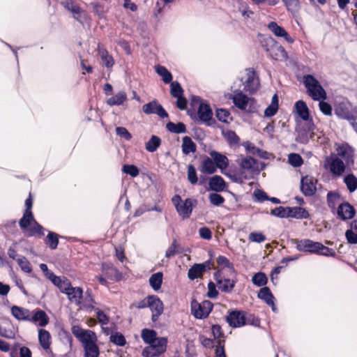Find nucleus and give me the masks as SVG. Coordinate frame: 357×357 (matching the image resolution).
<instances>
[{
  "label": "nucleus",
  "mask_w": 357,
  "mask_h": 357,
  "mask_svg": "<svg viewBox=\"0 0 357 357\" xmlns=\"http://www.w3.org/2000/svg\"><path fill=\"white\" fill-rule=\"evenodd\" d=\"M204 273V267H202L199 264H195L188 270V277L190 280H193L202 277Z\"/></svg>",
  "instance_id": "c9c22d12"
},
{
  "label": "nucleus",
  "mask_w": 357,
  "mask_h": 357,
  "mask_svg": "<svg viewBox=\"0 0 357 357\" xmlns=\"http://www.w3.org/2000/svg\"><path fill=\"white\" fill-rule=\"evenodd\" d=\"M336 156L342 158L347 165H352L354 162V149L347 143L335 144Z\"/></svg>",
  "instance_id": "9d476101"
},
{
  "label": "nucleus",
  "mask_w": 357,
  "mask_h": 357,
  "mask_svg": "<svg viewBox=\"0 0 357 357\" xmlns=\"http://www.w3.org/2000/svg\"><path fill=\"white\" fill-rule=\"evenodd\" d=\"M192 202V199L188 198L185 199V201L177 208L176 211L178 215L181 216L183 219L188 218L191 215L193 208Z\"/></svg>",
  "instance_id": "a878e982"
},
{
  "label": "nucleus",
  "mask_w": 357,
  "mask_h": 357,
  "mask_svg": "<svg viewBox=\"0 0 357 357\" xmlns=\"http://www.w3.org/2000/svg\"><path fill=\"white\" fill-rule=\"evenodd\" d=\"M18 328L15 326L11 319L8 317H3L0 319V336L6 339H15Z\"/></svg>",
  "instance_id": "1a4fd4ad"
},
{
  "label": "nucleus",
  "mask_w": 357,
  "mask_h": 357,
  "mask_svg": "<svg viewBox=\"0 0 357 357\" xmlns=\"http://www.w3.org/2000/svg\"><path fill=\"white\" fill-rule=\"evenodd\" d=\"M71 331L73 335L82 342L84 357H98L100 351L96 344L97 336L93 331L82 329L79 326H73Z\"/></svg>",
  "instance_id": "f03ea898"
},
{
  "label": "nucleus",
  "mask_w": 357,
  "mask_h": 357,
  "mask_svg": "<svg viewBox=\"0 0 357 357\" xmlns=\"http://www.w3.org/2000/svg\"><path fill=\"white\" fill-rule=\"evenodd\" d=\"M246 324L259 327L260 326V319L253 314L246 313Z\"/></svg>",
  "instance_id": "69168bd1"
},
{
  "label": "nucleus",
  "mask_w": 357,
  "mask_h": 357,
  "mask_svg": "<svg viewBox=\"0 0 357 357\" xmlns=\"http://www.w3.org/2000/svg\"><path fill=\"white\" fill-rule=\"evenodd\" d=\"M109 341L119 347H123L126 344V340L124 335L118 332H116L110 335Z\"/></svg>",
  "instance_id": "8fccbe9b"
},
{
  "label": "nucleus",
  "mask_w": 357,
  "mask_h": 357,
  "mask_svg": "<svg viewBox=\"0 0 357 357\" xmlns=\"http://www.w3.org/2000/svg\"><path fill=\"white\" fill-rule=\"evenodd\" d=\"M35 221L32 212H24L22 218L19 221V225L22 229H25Z\"/></svg>",
  "instance_id": "c03bdc74"
},
{
  "label": "nucleus",
  "mask_w": 357,
  "mask_h": 357,
  "mask_svg": "<svg viewBox=\"0 0 357 357\" xmlns=\"http://www.w3.org/2000/svg\"><path fill=\"white\" fill-rule=\"evenodd\" d=\"M141 336L143 341L149 344L159 339V337H157V333L155 331L147 328L142 331Z\"/></svg>",
  "instance_id": "4c0bfd02"
},
{
  "label": "nucleus",
  "mask_w": 357,
  "mask_h": 357,
  "mask_svg": "<svg viewBox=\"0 0 357 357\" xmlns=\"http://www.w3.org/2000/svg\"><path fill=\"white\" fill-rule=\"evenodd\" d=\"M345 236L348 243L357 244V232L352 231V229H348L345 233Z\"/></svg>",
  "instance_id": "774afa93"
},
{
  "label": "nucleus",
  "mask_w": 357,
  "mask_h": 357,
  "mask_svg": "<svg viewBox=\"0 0 357 357\" xmlns=\"http://www.w3.org/2000/svg\"><path fill=\"white\" fill-rule=\"evenodd\" d=\"M316 255H323L326 257H335V251L330 248L324 245L319 242V246L318 247V252Z\"/></svg>",
  "instance_id": "5fc2aeb1"
},
{
  "label": "nucleus",
  "mask_w": 357,
  "mask_h": 357,
  "mask_svg": "<svg viewBox=\"0 0 357 357\" xmlns=\"http://www.w3.org/2000/svg\"><path fill=\"white\" fill-rule=\"evenodd\" d=\"M66 294L68 296V298L70 302L75 303L77 305H79L82 303L81 300L83 297L82 288L79 287H72L71 289Z\"/></svg>",
  "instance_id": "c85d7f7f"
},
{
  "label": "nucleus",
  "mask_w": 357,
  "mask_h": 357,
  "mask_svg": "<svg viewBox=\"0 0 357 357\" xmlns=\"http://www.w3.org/2000/svg\"><path fill=\"white\" fill-rule=\"evenodd\" d=\"M239 166V169L229 174V177L236 182H242L243 179L249 180L253 178L255 176L258 175L264 168V165L261 164V168L259 167L258 161L250 156L241 155L236 160Z\"/></svg>",
  "instance_id": "f257e3e1"
},
{
  "label": "nucleus",
  "mask_w": 357,
  "mask_h": 357,
  "mask_svg": "<svg viewBox=\"0 0 357 357\" xmlns=\"http://www.w3.org/2000/svg\"><path fill=\"white\" fill-rule=\"evenodd\" d=\"M50 333L47 330L43 328L38 330V340L43 349L47 350L50 349Z\"/></svg>",
  "instance_id": "473e14b6"
},
{
  "label": "nucleus",
  "mask_w": 357,
  "mask_h": 357,
  "mask_svg": "<svg viewBox=\"0 0 357 357\" xmlns=\"http://www.w3.org/2000/svg\"><path fill=\"white\" fill-rule=\"evenodd\" d=\"M72 287L71 282L67 278H63L58 288L63 294H66Z\"/></svg>",
  "instance_id": "338daca9"
},
{
  "label": "nucleus",
  "mask_w": 357,
  "mask_h": 357,
  "mask_svg": "<svg viewBox=\"0 0 357 357\" xmlns=\"http://www.w3.org/2000/svg\"><path fill=\"white\" fill-rule=\"evenodd\" d=\"M155 71L160 76L162 77V79L165 84L172 82V75L165 66L160 65L157 66L155 67Z\"/></svg>",
  "instance_id": "37998d69"
},
{
  "label": "nucleus",
  "mask_w": 357,
  "mask_h": 357,
  "mask_svg": "<svg viewBox=\"0 0 357 357\" xmlns=\"http://www.w3.org/2000/svg\"><path fill=\"white\" fill-rule=\"evenodd\" d=\"M288 207H276L271 211L270 214L280 218H289Z\"/></svg>",
  "instance_id": "603ef678"
},
{
  "label": "nucleus",
  "mask_w": 357,
  "mask_h": 357,
  "mask_svg": "<svg viewBox=\"0 0 357 357\" xmlns=\"http://www.w3.org/2000/svg\"><path fill=\"white\" fill-rule=\"evenodd\" d=\"M170 93L173 98H179L183 96V90L181 86V84L177 82H172L170 84Z\"/></svg>",
  "instance_id": "3c124183"
},
{
  "label": "nucleus",
  "mask_w": 357,
  "mask_h": 357,
  "mask_svg": "<svg viewBox=\"0 0 357 357\" xmlns=\"http://www.w3.org/2000/svg\"><path fill=\"white\" fill-rule=\"evenodd\" d=\"M99 54L107 68H112L114 63V59L112 56L109 55L107 51L104 49L99 50Z\"/></svg>",
  "instance_id": "09e8293b"
},
{
  "label": "nucleus",
  "mask_w": 357,
  "mask_h": 357,
  "mask_svg": "<svg viewBox=\"0 0 357 357\" xmlns=\"http://www.w3.org/2000/svg\"><path fill=\"white\" fill-rule=\"evenodd\" d=\"M291 242L296 245V248L299 252H310L311 254H317L318 252L319 242H315L309 238H292Z\"/></svg>",
  "instance_id": "9b49d317"
},
{
  "label": "nucleus",
  "mask_w": 357,
  "mask_h": 357,
  "mask_svg": "<svg viewBox=\"0 0 357 357\" xmlns=\"http://www.w3.org/2000/svg\"><path fill=\"white\" fill-rule=\"evenodd\" d=\"M208 185L210 188L215 192H222L226 188L225 180L218 175L210 178Z\"/></svg>",
  "instance_id": "c756f323"
},
{
  "label": "nucleus",
  "mask_w": 357,
  "mask_h": 357,
  "mask_svg": "<svg viewBox=\"0 0 357 357\" xmlns=\"http://www.w3.org/2000/svg\"><path fill=\"white\" fill-rule=\"evenodd\" d=\"M329 169L335 176H340L345 171L346 164L336 155H331L329 162Z\"/></svg>",
  "instance_id": "6ab92c4d"
},
{
  "label": "nucleus",
  "mask_w": 357,
  "mask_h": 357,
  "mask_svg": "<svg viewBox=\"0 0 357 357\" xmlns=\"http://www.w3.org/2000/svg\"><path fill=\"white\" fill-rule=\"evenodd\" d=\"M17 264L21 269L25 272L30 273L32 271V267L30 262L25 257H21L17 259Z\"/></svg>",
  "instance_id": "6e6d98bb"
},
{
  "label": "nucleus",
  "mask_w": 357,
  "mask_h": 357,
  "mask_svg": "<svg viewBox=\"0 0 357 357\" xmlns=\"http://www.w3.org/2000/svg\"><path fill=\"white\" fill-rule=\"evenodd\" d=\"M166 128L168 131L176 134L185 133L186 132V126L182 122L174 123L170 121L166 124Z\"/></svg>",
  "instance_id": "a19ab883"
},
{
  "label": "nucleus",
  "mask_w": 357,
  "mask_h": 357,
  "mask_svg": "<svg viewBox=\"0 0 357 357\" xmlns=\"http://www.w3.org/2000/svg\"><path fill=\"white\" fill-rule=\"evenodd\" d=\"M162 277L163 275L161 272H158L151 275L149 278V284L153 290L158 291L160 289L162 283Z\"/></svg>",
  "instance_id": "58836bf2"
},
{
  "label": "nucleus",
  "mask_w": 357,
  "mask_h": 357,
  "mask_svg": "<svg viewBox=\"0 0 357 357\" xmlns=\"http://www.w3.org/2000/svg\"><path fill=\"white\" fill-rule=\"evenodd\" d=\"M268 28L276 36L282 37L284 38L286 41L290 43H292L294 42V40L289 36V33L286 31V30L283 27L279 26L276 22H271L268 24Z\"/></svg>",
  "instance_id": "393cba45"
},
{
  "label": "nucleus",
  "mask_w": 357,
  "mask_h": 357,
  "mask_svg": "<svg viewBox=\"0 0 357 357\" xmlns=\"http://www.w3.org/2000/svg\"><path fill=\"white\" fill-rule=\"evenodd\" d=\"M30 322L38 324L40 326H45L49 323V317L45 311L40 309L35 310L33 313L31 312L29 317Z\"/></svg>",
  "instance_id": "4be33fe9"
},
{
  "label": "nucleus",
  "mask_w": 357,
  "mask_h": 357,
  "mask_svg": "<svg viewBox=\"0 0 357 357\" xmlns=\"http://www.w3.org/2000/svg\"><path fill=\"white\" fill-rule=\"evenodd\" d=\"M127 99V95L124 91H119L115 96L107 100V105L110 106L122 105Z\"/></svg>",
  "instance_id": "e433bc0d"
},
{
  "label": "nucleus",
  "mask_w": 357,
  "mask_h": 357,
  "mask_svg": "<svg viewBox=\"0 0 357 357\" xmlns=\"http://www.w3.org/2000/svg\"><path fill=\"white\" fill-rule=\"evenodd\" d=\"M222 135L230 146H236L239 145L240 138L234 131L231 130L226 131L223 130Z\"/></svg>",
  "instance_id": "f704fd0d"
},
{
  "label": "nucleus",
  "mask_w": 357,
  "mask_h": 357,
  "mask_svg": "<svg viewBox=\"0 0 357 357\" xmlns=\"http://www.w3.org/2000/svg\"><path fill=\"white\" fill-rule=\"evenodd\" d=\"M45 244H47L51 250H55L59 244L58 234L50 231L45 240Z\"/></svg>",
  "instance_id": "49530a36"
},
{
  "label": "nucleus",
  "mask_w": 357,
  "mask_h": 357,
  "mask_svg": "<svg viewBox=\"0 0 357 357\" xmlns=\"http://www.w3.org/2000/svg\"><path fill=\"white\" fill-rule=\"evenodd\" d=\"M227 322L232 328H240L246 325V312L241 310H232L226 317Z\"/></svg>",
  "instance_id": "4468645a"
},
{
  "label": "nucleus",
  "mask_w": 357,
  "mask_h": 357,
  "mask_svg": "<svg viewBox=\"0 0 357 357\" xmlns=\"http://www.w3.org/2000/svg\"><path fill=\"white\" fill-rule=\"evenodd\" d=\"M218 289L224 293H231L236 284V281L225 278L222 271L218 270L213 274Z\"/></svg>",
  "instance_id": "f8f14e48"
},
{
  "label": "nucleus",
  "mask_w": 357,
  "mask_h": 357,
  "mask_svg": "<svg viewBox=\"0 0 357 357\" xmlns=\"http://www.w3.org/2000/svg\"><path fill=\"white\" fill-rule=\"evenodd\" d=\"M303 82L310 96L314 100L326 99V93L319 84V81L311 75H304Z\"/></svg>",
  "instance_id": "423d86ee"
},
{
  "label": "nucleus",
  "mask_w": 357,
  "mask_h": 357,
  "mask_svg": "<svg viewBox=\"0 0 357 357\" xmlns=\"http://www.w3.org/2000/svg\"><path fill=\"white\" fill-rule=\"evenodd\" d=\"M11 314L18 321H29L31 311L29 309L17 305H13L10 308Z\"/></svg>",
  "instance_id": "b1692460"
},
{
  "label": "nucleus",
  "mask_w": 357,
  "mask_h": 357,
  "mask_svg": "<svg viewBox=\"0 0 357 357\" xmlns=\"http://www.w3.org/2000/svg\"><path fill=\"white\" fill-rule=\"evenodd\" d=\"M315 128L312 119H310V121L298 123L295 130L296 142L303 144H307L310 139L314 137Z\"/></svg>",
  "instance_id": "39448f33"
},
{
  "label": "nucleus",
  "mask_w": 357,
  "mask_h": 357,
  "mask_svg": "<svg viewBox=\"0 0 357 357\" xmlns=\"http://www.w3.org/2000/svg\"><path fill=\"white\" fill-rule=\"evenodd\" d=\"M149 309L152 313L151 320L155 322L159 317L163 313L164 304L162 301L156 295H149Z\"/></svg>",
  "instance_id": "dca6fc26"
},
{
  "label": "nucleus",
  "mask_w": 357,
  "mask_h": 357,
  "mask_svg": "<svg viewBox=\"0 0 357 357\" xmlns=\"http://www.w3.org/2000/svg\"><path fill=\"white\" fill-rule=\"evenodd\" d=\"M216 262L218 266H221L222 268H228L230 269L234 268V265L231 262L229 261V260L225 256L220 255L216 259Z\"/></svg>",
  "instance_id": "e2e57ef3"
},
{
  "label": "nucleus",
  "mask_w": 357,
  "mask_h": 357,
  "mask_svg": "<svg viewBox=\"0 0 357 357\" xmlns=\"http://www.w3.org/2000/svg\"><path fill=\"white\" fill-rule=\"evenodd\" d=\"M161 139L156 135H152L150 139L146 143V149L151 153L155 152L160 146Z\"/></svg>",
  "instance_id": "79ce46f5"
},
{
  "label": "nucleus",
  "mask_w": 357,
  "mask_h": 357,
  "mask_svg": "<svg viewBox=\"0 0 357 357\" xmlns=\"http://www.w3.org/2000/svg\"><path fill=\"white\" fill-rule=\"evenodd\" d=\"M344 182L350 192H353L357 189V178L353 174L346 176Z\"/></svg>",
  "instance_id": "a18cd8bd"
},
{
  "label": "nucleus",
  "mask_w": 357,
  "mask_h": 357,
  "mask_svg": "<svg viewBox=\"0 0 357 357\" xmlns=\"http://www.w3.org/2000/svg\"><path fill=\"white\" fill-rule=\"evenodd\" d=\"M122 171L133 178L137 176L139 174V169L134 165H124Z\"/></svg>",
  "instance_id": "13d9d810"
},
{
  "label": "nucleus",
  "mask_w": 357,
  "mask_h": 357,
  "mask_svg": "<svg viewBox=\"0 0 357 357\" xmlns=\"http://www.w3.org/2000/svg\"><path fill=\"white\" fill-rule=\"evenodd\" d=\"M294 108L301 119L304 121H310L311 118H310L309 109L304 101H297L295 103Z\"/></svg>",
  "instance_id": "cd10ccee"
},
{
  "label": "nucleus",
  "mask_w": 357,
  "mask_h": 357,
  "mask_svg": "<svg viewBox=\"0 0 357 357\" xmlns=\"http://www.w3.org/2000/svg\"><path fill=\"white\" fill-rule=\"evenodd\" d=\"M247 79L244 84L243 90L246 92L253 93L259 88V80L255 77V72L252 68H247Z\"/></svg>",
  "instance_id": "aec40b11"
},
{
  "label": "nucleus",
  "mask_w": 357,
  "mask_h": 357,
  "mask_svg": "<svg viewBox=\"0 0 357 357\" xmlns=\"http://www.w3.org/2000/svg\"><path fill=\"white\" fill-rule=\"evenodd\" d=\"M252 282L257 287H264L267 284L268 279L264 273L259 272L252 276Z\"/></svg>",
  "instance_id": "de8ad7c7"
},
{
  "label": "nucleus",
  "mask_w": 357,
  "mask_h": 357,
  "mask_svg": "<svg viewBox=\"0 0 357 357\" xmlns=\"http://www.w3.org/2000/svg\"><path fill=\"white\" fill-rule=\"evenodd\" d=\"M284 3L287 9L293 13L298 11L300 8L299 0H282Z\"/></svg>",
  "instance_id": "bf43d9fd"
},
{
  "label": "nucleus",
  "mask_w": 357,
  "mask_h": 357,
  "mask_svg": "<svg viewBox=\"0 0 357 357\" xmlns=\"http://www.w3.org/2000/svg\"><path fill=\"white\" fill-rule=\"evenodd\" d=\"M289 163L294 167H299L303 163L302 157L298 153H290L288 156Z\"/></svg>",
  "instance_id": "864d4df0"
},
{
  "label": "nucleus",
  "mask_w": 357,
  "mask_h": 357,
  "mask_svg": "<svg viewBox=\"0 0 357 357\" xmlns=\"http://www.w3.org/2000/svg\"><path fill=\"white\" fill-rule=\"evenodd\" d=\"M213 303L209 301H204L199 303L196 300L191 302L192 314L197 319L206 318L213 309Z\"/></svg>",
  "instance_id": "6e6552de"
},
{
  "label": "nucleus",
  "mask_w": 357,
  "mask_h": 357,
  "mask_svg": "<svg viewBox=\"0 0 357 357\" xmlns=\"http://www.w3.org/2000/svg\"><path fill=\"white\" fill-rule=\"evenodd\" d=\"M197 116L199 121L205 123L206 126H211L213 112L209 105L200 103L197 110Z\"/></svg>",
  "instance_id": "a211bd4d"
},
{
  "label": "nucleus",
  "mask_w": 357,
  "mask_h": 357,
  "mask_svg": "<svg viewBox=\"0 0 357 357\" xmlns=\"http://www.w3.org/2000/svg\"><path fill=\"white\" fill-rule=\"evenodd\" d=\"M142 110L146 114H155L162 119L168 117V114L167 112L156 100H153L144 105L142 107Z\"/></svg>",
  "instance_id": "f3484780"
},
{
  "label": "nucleus",
  "mask_w": 357,
  "mask_h": 357,
  "mask_svg": "<svg viewBox=\"0 0 357 357\" xmlns=\"http://www.w3.org/2000/svg\"><path fill=\"white\" fill-rule=\"evenodd\" d=\"M248 239L252 242L262 243L266 240V236L261 232H251Z\"/></svg>",
  "instance_id": "0e129e2a"
},
{
  "label": "nucleus",
  "mask_w": 357,
  "mask_h": 357,
  "mask_svg": "<svg viewBox=\"0 0 357 357\" xmlns=\"http://www.w3.org/2000/svg\"><path fill=\"white\" fill-rule=\"evenodd\" d=\"M167 339L159 337V339L146 347L142 351L144 357H156L165 353L167 349Z\"/></svg>",
  "instance_id": "0eeeda50"
},
{
  "label": "nucleus",
  "mask_w": 357,
  "mask_h": 357,
  "mask_svg": "<svg viewBox=\"0 0 357 357\" xmlns=\"http://www.w3.org/2000/svg\"><path fill=\"white\" fill-rule=\"evenodd\" d=\"M187 173L188 181L192 185L197 184L198 182V178L197 176L195 167L192 165H188Z\"/></svg>",
  "instance_id": "4d7b16f0"
},
{
  "label": "nucleus",
  "mask_w": 357,
  "mask_h": 357,
  "mask_svg": "<svg viewBox=\"0 0 357 357\" xmlns=\"http://www.w3.org/2000/svg\"><path fill=\"white\" fill-rule=\"evenodd\" d=\"M289 218L296 219H307L310 218L309 212L304 208L300 206L288 207Z\"/></svg>",
  "instance_id": "7c9ffc66"
},
{
  "label": "nucleus",
  "mask_w": 357,
  "mask_h": 357,
  "mask_svg": "<svg viewBox=\"0 0 357 357\" xmlns=\"http://www.w3.org/2000/svg\"><path fill=\"white\" fill-rule=\"evenodd\" d=\"M209 201L214 206H220L225 202V198L220 194L214 192L208 196Z\"/></svg>",
  "instance_id": "052dcab7"
},
{
  "label": "nucleus",
  "mask_w": 357,
  "mask_h": 357,
  "mask_svg": "<svg viewBox=\"0 0 357 357\" xmlns=\"http://www.w3.org/2000/svg\"><path fill=\"white\" fill-rule=\"evenodd\" d=\"M337 217L342 220L351 219L355 215V209L350 204H341L337 208Z\"/></svg>",
  "instance_id": "412c9836"
},
{
  "label": "nucleus",
  "mask_w": 357,
  "mask_h": 357,
  "mask_svg": "<svg viewBox=\"0 0 357 357\" xmlns=\"http://www.w3.org/2000/svg\"><path fill=\"white\" fill-rule=\"evenodd\" d=\"M334 112L339 118L348 121H354L357 119V108L354 107L346 98H342L335 102Z\"/></svg>",
  "instance_id": "7ed1b4c3"
},
{
  "label": "nucleus",
  "mask_w": 357,
  "mask_h": 357,
  "mask_svg": "<svg viewBox=\"0 0 357 357\" xmlns=\"http://www.w3.org/2000/svg\"><path fill=\"white\" fill-rule=\"evenodd\" d=\"M258 298L264 301L268 305L271 306L273 312H276L277 309L274 303L275 298L268 287H262L258 293Z\"/></svg>",
  "instance_id": "5701e85b"
},
{
  "label": "nucleus",
  "mask_w": 357,
  "mask_h": 357,
  "mask_svg": "<svg viewBox=\"0 0 357 357\" xmlns=\"http://www.w3.org/2000/svg\"><path fill=\"white\" fill-rule=\"evenodd\" d=\"M197 150V146L192 139L185 136L183 138L182 151L183 154L188 155L190 153H195Z\"/></svg>",
  "instance_id": "72a5a7b5"
},
{
  "label": "nucleus",
  "mask_w": 357,
  "mask_h": 357,
  "mask_svg": "<svg viewBox=\"0 0 357 357\" xmlns=\"http://www.w3.org/2000/svg\"><path fill=\"white\" fill-rule=\"evenodd\" d=\"M233 102L234 105L241 110H247L249 112H252L253 109L251 108L252 105L255 102L254 99L249 98L246 95L243 94L242 91H235L232 97Z\"/></svg>",
  "instance_id": "ddd939ff"
},
{
  "label": "nucleus",
  "mask_w": 357,
  "mask_h": 357,
  "mask_svg": "<svg viewBox=\"0 0 357 357\" xmlns=\"http://www.w3.org/2000/svg\"><path fill=\"white\" fill-rule=\"evenodd\" d=\"M210 155L215 164L216 169L219 168L220 169H224L228 167L229 160L225 155H222L215 151H212L210 152Z\"/></svg>",
  "instance_id": "bb28decb"
},
{
  "label": "nucleus",
  "mask_w": 357,
  "mask_h": 357,
  "mask_svg": "<svg viewBox=\"0 0 357 357\" xmlns=\"http://www.w3.org/2000/svg\"><path fill=\"white\" fill-rule=\"evenodd\" d=\"M217 119L223 123H228L230 116V113L225 109H218L215 112Z\"/></svg>",
  "instance_id": "680f3d73"
},
{
  "label": "nucleus",
  "mask_w": 357,
  "mask_h": 357,
  "mask_svg": "<svg viewBox=\"0 0 357 357\" xmlns=\"http://www.w3.org/2000/svg\"><path fill=\"white\" fill-rule=\"evenodd\" d=\"M216 166L213 162L212 158L207 156L204 157L202 165L200 167V171L206 174H212L216 172Z\"/></svg>",
  "instance_id": "2f4dec72"
},
{
  "label": "nucleus",
  "mask_w": 357,
  "mask_h": 357,
  "mask_svg": "<svg viewBox=\"0 0 357 357\" xmlns=\"http://www.w3.org/2000/svg\"><path fill=\"white\" fill-rule=\"evenodd\" d=\"M261 43L263 48L268 53L271 59L276 61H282L287 59V53L284 48L271 37L264 38Z\"/></svg>",
  "instance_id": "20e7f679"
},
{
  "label": "nucleus",
  "mask_w": 357,
  "mask_h": 357,
  "mask_svg": "<svg viewBox=\"0 0 357 357\" xmlns=\"http://www.w3.org/2000/svg\"><path fill=\"white\" fill-rule=\"evenodd\" d=\"M317 179L312 176H303L301 181V191L305 197H312L317 192Z\"/></svg>",
  "instance_id": "2eb2a0df"
},
{
  "label": "nucleus",
  "mask_w": 357,
  "mask_h": 357,
  "mask_svg": "<svg viewBox=\"0 0 357 357\" xmlns=\"http://www.w3.org/2000/svg\"><path fill=\"white\" fill-rule=\"evenodd\" d=\"M183 252L181 245L177 242L176 239H174L171 245L168 248L166 251L165 257L170 258L175 255L181 254Z\"/></svg>",
  "instance_id": "ea45409f"
}]
</instances>
